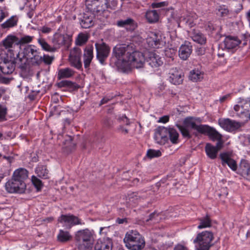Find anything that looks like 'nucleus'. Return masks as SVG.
I'll return each instance as SVG.
<instances>
[{"mask_svg":"<svg viewBox=\"0 0 250 250\" xmlns=\"http://www.w3.org/2000/svg\"><path fill=\"white\" fill-rule=\"evenodd\" d=\"M132 52L131 45H116L113 49L110 65L112 67H116L119 71L123 72L125 67L124 65L125 62L128 61V58Z\"/></svg>","mask_w":250,"mask_h":250,"instance_id":"nucleus-1","label":"nucleus"},{"mask_svg":"<svg viewBox=\"0 0 250 250\" xmlns=\"http://www.w3.org/2000/svg\"><path fill=\"white\" fill-rule=\"evenodd\" d=\"M75 240L79 250H92L94 243V234L88 229L77 231L75 234Z\"/></svg>","mask_w":250,"mask_h":250,"instance_id":"nucleus-2","label":"nucleus"},{"mask_svg":"<svg viewBox=\"0 0 250 250\" xmlns=\"http://www.w3.org/2000/svg\"><path fill=\"white\" fill-rule=\"evenodd\" d=\"M154 138L160 144H165L169 139L173 144L178 143L179 134L173 127L159 126L155 130Z\"/></svg>","mask_w":250,"mask_h":250,"instance_id":"nucleus-3","label":"nucleus"},{"mask_svg":"<svg viewBox=\"0 0 250 250\" xmlns=\"http://www.w3.org/2000/svg\"><path fill=\"white\" fill-rule=\"evenodd\" d=\"M213 238V233L210 231H205L199 233L194 239L196 250H209L212 246L211 242Z\"/></svg>","mask_w":250,"mask_h":250,"instance_id":"nucleus-4","label":"nucleus"},{"mask_svg":"<svg viewBox=\"0 0 250 250\" xmlns=\"http://www.w3.org/2000/svg\"><path fill=\"white\" fill-rule=\"evenodd\" d=\"M132 53L128 58V61L125 62L124 69L123 72H125L129 70L131 67L139 68L143 67L146 59L144 54L142 52L136 51L132 47Z\"/></svg>","mask_w":250,"mask_h":250,"instance_id":"nucleus-5","label":"nucleus"},{"mask_svg":"<svg viewBox=\"0 0 250 250\" xmlns=\"http://www.w3.org/2000/svg\"><path fill=\"white\" fill-rule=\"evenodd\" d=\"M5 58L7 61L14 62L22 71H25L27 68V59L23 57H21L19 52L12 49H8L6 52L1 53L0 58Z\"/></svg>","mask_w":250,"mask_h":250,"instance_id":"nucleus-6","label":"nucleus"},{"mask_svg":"<svg viewBox=\"0 0 250 250\" xmlns=\"http://www.w3.org/2000/svg\"><path fill=\"white\" fill-rule=\"evenodd\" d=\"M96 50V58L102 65L106 64L105 61L110 52V48L105 42H97L95 43Z\"/></svg>","mask_w":250,"mask_h":250,"instance_id":"nucleus-7","label":"nucleus"},{"mask_svg":"<svg viewBox=\"0 0 250 250\" xmlns=\"http://www.w3.org/2000/svg\"><path fill=\"white\" fill-rule=\"evenodd\" d=\"M58 221L65 229H70L73 226L84 224L78 217L70 214L62 215L58 218Z\"/></svg>","mask_w":250,"mask_h":250,"instance_id":"nucleus-8","label":"nucleus"},{"mask_svg":"<svg viewBox=\"0 0 250 250\" xmlns=\"http://www.w3.org/2000/svg\"><path fill=\"white\" fill-rule=\"evenodd\" d=\"M218 123L221 127L229 132L235 131L244 125L243 122H237L229 118L220 119L218 120Z\"/></svg>","mask_w":250,"mask_h":250,"instance_id":"nucleus-9","label":"nucleus"},{"mask_svg":"<svg viewBox=\"0 0 250 250\" xmlns=\"http://www.w3.org/2000/svg\"><path fill=\"white\" fill-rule=\"evenodd\" d=\"M5 187L7 192L9 193H22L25 191L26 185L25 183L15 181V178L13 177L11 181L6 183Z\"/></svg>","mask_w":250,"mask_h":250,"instance_id":"nucleus-10","label":"nucleus"},{"mask_svg":"<svg viewBox=\"0 0 250 250\" xmlns=\"http://www.w3.org/2000/svg\"><path fill=\"white\" fill-rule=\"evenodd\" d=\"M133 237L131 235L128 237V238H125L124 241L126 247L131 250H141L145 246V241L142 238L140 235H138L137 237L135 238L136 240H132Z\"/></svg>","mask_w":250,"mask_h":250,"instance_id":"nucleus-11","label":"nucleus"},{"mask_svg":"<svg viewBox=\"0 0 250 250\" xmlns=\"http://www.w3.org/2000/svg\"><path fill=\"white\" fill-rule=\"evenodd\" d=\"M232 156V154L229 152L221 153L219 155L222 166L228 165L232 170L235 171L237 169V164Z\"/></svg>","mask_w":250,"mask_h":250,"instance_id":"nucleus-12","label":"nucleus"},{"mask_svg":"<svg viewBox=\"0 0 250 250\" xmlns=\"http://www.w3.org/2000/svg\"><path fill=\"white\" fill-rule=\"evenodd\" d=\"M81 50L79 47H74L69 55V61L71 65L75 68L80 69L82 67V63L81 60Z\"/></svg>","mask_w":250,"mask_h":250,"instance_id":"nucleus-13","label":"nucleus"},{"mask_svg":"<svg viewBox=\"0 0 250 250\" xmlns=\"http://www.w3.org/2000/svg\"><path fill=\"white\" fill-rule=\"evenodd\" d=\"M116 25L121 28H124L127 31L133 32L138 26L137 23L131 18L118 20Z\"/></svg>","mask_w":250,"mask_h":250,"instance_id":"nucleus-14","label":"nucleus"},{"mask_svg":"<svg viewBox=\"0 0 250 250\" xmlns=\"http://www.w3.org/2000/svg\"><path fill=\"white\" fill-rule=\"evenodd\" d=\"M108 0H92L90 2L88 3L87 1L86 4L87 6H91L90 8L93 11H96L97 13L104 12L106 10L108 9L107 3Z\"/></svg>","mask_w":250,"mask_h":250,"instance_id":"nucleus-15","label":"nucleus"},{"mask_svg":"<svg viewBox=\"0 0 250 250\" xmlns=\"http://www.w3.org/2000/svg\"><path fill=\"white\" fill-rule=\"evenodd\" d=\"M71 41L70 37L68 35H62L56 33L53 36L52 39V42L54 47L59 48L63 45H68Z\"/></svg>","mask_w":250,"mask_h":250,"instance_id":"nucleus-16","label":"nucleus"},{"mask_svg":"<svg viewBox=\"0 0 250 250\" xmlns=\"http://www.w3.org/2000/svg\"><path fill=\"white\" fill-rule=\"evenodd\" d=\"M17 63L7 61L6 59L0 58V70L4 74H10L15 69Z\"/></svg>","mask_w":250,"mask_h":250,"instance_id":"nucleus-17","label":"nucleus"},{"mask_svg":"<svg viewBox=\"0 0 250 250\" xmlns=\"http://www.w3.org/2000/svg\"><path fill=\"white\" fill-rule=\"evenodd\" d=\"M112 241L108 237L98 239L95 245L94 250H112Z\"/></svg>","mask_w":250,"mask_h":250,"instance_id":"nucleus-18","label":"nucleus"},{"mask_svg":"<svg viewBox=\"0 0 250 250\" xmlns=\"http://www.w3.org/2000/svg\"><path fill=\"white\" fill-rule=\"evenodd\" d=\"M192 51L191 43L188 42H185V43L182 44L179 48V57L183 60H187L189 57Z\"/></svg>","mask_w":250,"mask_h":250,"instance_id":"nucleus-19","label":"nucleus"},{"mask_svg":"<svg viewBox=\"0 0 250 250\" xmlns=\"http://www.w3.org/2000/svg\"><path fill=\"white\" fill-rule=\"evenodd\" d=\"M93 46L92 45H87L83 53V62L85 68H88L93 58Z\"/></svg>","mask_w":250,"mask_h":250,"instance_id":"nucleus-20","label":"nucleus"},{"mask_svg":"<svg viewBox=\"0 0 250 250\" xmlns=\"http://www.w3.org/2000/svg\"><path fill=\"white\" fill-rule=\"evenodd\" d=\"M204 131L201 134H207L213 141L222 140V136L214 128L205 125Z\"/></svg>","mask_w":250,"mask_h":250,"instance_id":"nucleus-21","label":"nucleus"},{"mask_svg":"<svg viewBox=\"0 0 250 250\" xmlns=\"http://www.w3.org/2000/svg\"><path fill=\"white\" fill-rule=\"evenodd\" d=\"M146 61L152 67H157L163 63L162 58L153 52L149 53Z\"/></svg>","mask_w":250,"mask_h":250,"instance_id":"nucleus-22","label":"nucleus"},{"mask_svg":"<svg viewBox=\"0 0 250 250\" xmlns=\"http://www.w3.org/2000/svg\"><path fill=\"white\" fill-rule=\"evenodd\" d=\"M193 119V118L190 117L186 118L184 121V125L186 127L190 128L196 130L198 133H201V132L204 131L203 129L205 127V125H197Z\"/></svg>","mask_w":250,"mask_h":250,"instance_id":"nucleus-23","label":"nucleus"},{"mask_svg":"<svg viewBox=\"0 0 250 250\" xmlns=\"http://www.w3.org/2000/svg\"><path fill=\"white\" fill-rule=\"evenodd\" d=\"M169 80L174 84H180L183 81L182 72L176 68L172 69L169 73Z\"/></svg>","mask_w":250,"mask_h":250,"instance_id":"nucleus-24","label":"nucleus"},{"mask_svg":"<svg viewBox=\"0 0 250 250\" xmlns=\"http://www.w3.org/2000/svg\"><path fill=\"white\" fill-rule=\"evenodd\" d=\"M80 23L83 28H88L93 25V17L83 13L79 18Z\"/></svg>","mask_w":250,"mask_h":250,"instance_id":"nucleus-25","label":"nucleus"},{"mask_svg":"<svg viewBox=\"0 0 250 250\" xmlns=\"http://www.w3.org/2000/svg\"><path fill=\"white\" fill-rule=\"evenodd\" d=\"M224 43L226 48L231 49L238 46L241 41L236 37L229 36L226 37Z\"/></svg>","mask_w":250,"mask_h":250,"instance_id":"nucleus-26","label":"nucleus"},{"mask_svg":"<svg viewBox=\"0 0 250 250\" xmlns=\"http://www.w3.org/2000/svg\"><path fill=\"white\" fill-rule=\"evenodd\" d=\"M240 108L250 113V97L247 98L245 99L241 98H239L238 104L234 106V109L235 111H239Z\"/></svg>","mask_w":250,"mask_h":250,"instance_id":"nucleus-27","label":"nucleus"},{"mask_svg":"<svg viewBox=\"0 0 250 250\" xmlns=\"http://www.w3.org/2000/svg\"><path fill=\"white\" fill-rule=\"evenodd\" d=\"M28 173L26 169L21 168L15 171L13 177L15 178V181L24 183V181L28 177Z\"/></svg>","mask_w":250,"mask_h":250,"instance_id":"nucleus-28","label":"nucleus"},{"mask_svg":"<svg viewBox=\"0 0 250 250\" xmlns=\"http://www.w3.org/2000/svg\"><path fill=\"white\" fill-rule=\"evenodd\" d=\"M18 37L16 36L10 35L2 41V44L6 49H11L13 45H18Z\"/></svg>","mask_w":250,"mask_h":250,"instance_id":"nucleus-29","label":"nucleus"},{"mask_svg":"<svg viewBox=\"0 0 250 250\" xmlns=\"http://www.w3.org/2000/svg\"><path fill=\"white\" fill-rule=\"evenodd\" d=\"M207 155L211 159L216 158L218 152V149H217L214 146L209 143H207L205 147Z\"/></svg>","mask_w":250,"mask_h":250,"instance_id":"nucleus-30","label":"nucleus"},{"mask_svg":"<svg viewBox=\"0 0 250 250\" xmlns=\"http://www.w3.org/2000/svg\"><path fill=\"white\" fill-rule=\"evenodd\" d=\"M191 38L193 41L201 45L206 43V37L200 31L194 30L192 33Z\"/></svg>","mask_w":250,"mask_h":250,"instance_id":"nucleus-31","label":"nucleus"},{"mask_svg":"<svg viewBox=\"0 0 250 250\" xmlns=\"http://www.w3.org/2000/svg\"><path fill=\"white\" fill-rule=\"evenodd\" d=\"M36 173L38 176L47 179L48 178V170L46 166L39 165L36 169Z\"/></svg>","mask_w":250,"mask_h":250,"instance_id":"nucleus-32","label":"nucleus"},{"mask_svg":"<svg viewBox=\"0 0 250 250\" xmlns=\"http://www.w3.org/2000/svg\"><path fill=\"white\" fill-rule=\"evenodd\" d=\"M72 238L71 235L69 232L60 229L57 236L58 240L62 243H65L70 240Z\"/></svg>","mask_w":250,"mask_h":250,"instance_id":"nucleus-33","label":"nucleus"},{"mask_svg":"<svg viewBox=\"0 0 250 250\" xmlns=\"http://www.w3.org/2000/svg\"><path fill=\"white\" fill-rule=\"evenodd\" d=\"M146 17L150 23L155 22L159 19V15L156 10H150L146 12Z\"/></svg>","mask_w":250,"mask_h":250,"instance_id":"nucleus-34","label":"nucleus"},{"mask_svg":"<svg viewBox=\"0 0 250 250\" xmlns=\"http://www.w3.org/2000/svg\"><path fill=\"white\" fill-rule=\"evenodd\" d=\"M73 75V71L69 68H65L64 69H61L58 71V78L61 80L63 78H67L71 77Z\"/></svg>","mask_w":250,"mask_h":250,"instance_id":"nucleus-35","label":"nucleus"},{"mask_svg":"<svg viewBox=\"0 0 250 250\" xmlns=\"http://www.w3.org/2000/svg\"><path fill=\"white\" fill-rule=\"evenodd\" d=\"M38 42L41 46L42 49L46 51L54 52L56 50V48L54 46H51L43 38H39Z\"/></svg>","mask_w":250,"mask_h":250,"instance_id":"nucleus-36","label":"nucleus"},{"mask_svg":"<svg viewBox=\"0 0 250 250\" xmlns=\"http://www.w3.org/2000/svg\"><path fill=\"white\" fill-rule=\"evenodd\" d=\"M18 19L16 16H12L1 24L2 28H9L17 24Z\"/></svg>","mask_w":250,"mask_h":250,"instance_id":"nucleus-37","label":"nucleus"},{"mask_svg":"<svg viewBox=\"0 0 250 250\" xmlns=\"http://www.w3.org/2000/svg\"><path fill=\"white\" fill-rule=\"evenodd\" d=\"M200 225L198 226L199 229L209 227L211 226V219L208 215L199 219Z\"/></svg>","mask_w":250,"mask_h":250,"instance_id":"nucleus-38","label":"nucleus"},{"mask_svg":"<svg viewBox=\"0 0 250 250\" xmlns=\"http://www.w3.org/2000/svg\"><path fill=\"white\" fill-rule=\"evenodd\" d=\"M37 52H38V51L33 48V47L32 45H28L24 48L23 50V55L22 57H23L27 60L26 57L30 59L32 56L37 53Z\"/></svg>","mask_w":250,"mask_h":250,"instance_id":"nucleus-39","label":"nucleus"},{"mask_svg":"<svg viewBox=\"0 0 250 250\" xmlns=\"http://www.w3.org/2000/svg\"><path fill=\"white\" fill-rule=\"evenodd\" d=\"M58 85L60 87H67L71 88L72 90L76 89L79 88V86L77 84L67 80L60 82L58 83Z\"/></svg>","mask_w":250,"mask_h":250,"instance_id":"nucleus-40","label":"nucleus"},{"mask_svg":"<svg viewBox=\"0 0 250 250\" xmlns=\"http://www.w3.org/2000/svg\"><path fill=\"white\" fill-rule=\"evenodd\" d=\"M201 72L198 70H192L190 72L189 79L193 82H197L202 79Z\"/></svg>","mask_w":250,"mask_h":250,"instance_id":"nucleus-41","label":"nucleus"},{"mask_svg":"<svg viewBox=\"0 0 250 250\" xmlns=\"http://www.w3.org/2000/svg\"><path fill=\"white\" fill-rule=\"evenodd\" d=\"M88 36L83 33H80L78 35L76 40V44L79 46H82L85 44L88 40Z\"/></svg>","mask_w":250,"mask_h":250,"instance_id":"nucleus-42","label":"nucleus"},{"mask_svg":"<svg viewBox=\"0 0 250 250\" xmlns=\"http://www.w3.org/2000/svg\"><path fill=\"white\" fill-rule=\"evenodd\" d=\"M237 112L238 116L244 121L247 122L250 120V113L249 111L240 108V110Z\"/></svg>","mask_w":250,"mask_h":250,"instance_id":"nucleus-43","label":"nucleus"},{"mask_svg":"<svg viewBox=\"0 0 250 250\" xmlns=\"http://www.w3.org/2000/svg\"><path fill=\"white\" fill-rule=\"evenodd\" d=\"M160 37L155 34L153 37H151L149 39V42H151V45L154 47H159V45L161 44L162 41L160 39Z\"/></svg>","mask_w":250,"mask_h":250,"instance_id":"nucleus-44","label":"nucleus"},{"mask_svg":"<svg viewBox=\"0 0 250 250\" xmlns=\"http://www.w3.org/2000/svg\"><path fill=\"white\" fill-rule=\"evenodd\" d=\"M33 38V36L28 35H24L20 38H18V45L30 43L32 41Z\"/></svg>","mask_w":250,"mask_h":250,"instance_id":"nucleus-45","label":"nucleus"},{"mask_svg":"<svg viewBox=\"0 0 250 250\" xmlns=\"http://www.w3.org/2000/svg\"><path fill=\"white\" fill-rule=\"evenodd\" d=\"M31 181L37 191L41 190L43 187V184L40 179H38L35 176H32L31 178Z\"/></svg>","mask_w":250,"mask_h":250,"instance_id":"nucleus-46","label":"nucleus"},{"mask_svg":"<svg viewBox=\"0 0 250 250\" xmlns=\"http://www.w3.org/2000/svg\"><path fill=\"white\" fill-rule=\"evenodd\" d=\"M30 59L31 63L34 65H39L42 63V56L39 55L38 51Z\"/></svg>","mask_w":250,"mask_h":250,"instance_id":"nucleus-47","label":"nucleus"},{"mask_svg":"<svg viewBox=\"0 0 250 250\" xmlns=\"http://www.w3.org/2000/svg\"><path fill=\"white\" fill-rule=\"evenodd\" d=\"M7 107L4 105L0 104V123L6 121L7 120Z\"/></svg>","mask_w":250,"mask_h":250,"instance_id":"nucleus-48","label":"nucleus"},{"mask_svg":"<svg viewBox=\"0 0 250 250\" xmlns=\"http://www.w3.org/2000/svg\"><path fill=\"white\" fill-rule=\"evenodd\" d=\"M145 197L139 195V192H132L128 194V199L130 201L137 203L139 200L144 199Z\"/></svg>","mask_w":250,"mask_h":250,"instance_id":"nucleus-49","label":"nucleus"},{"mask_svg":"<svg viewBox=\"0 0 250 250\" xmlns=\"http://www.w3.org/2000/svg\"><path fill=\"white\" fill-rule=\"evenodd\" d=\"M161 152L159 150L150 149L147 150L146 155L149 158L158 157L161 156Z\"/></svg>","mask_w":250,"mask_h":250,"instance_id":"nucleus-50","label":"nucleus"},{"mask_svg":"<svg viewBox=\"0 0 250 250\" xmlns=\"http://www.w3.org/2000/svg\"><path fill=\"white\" fill-rule=\"evenodd\" d=\"M72 137L69 136L67 137V139H66L63 142L65 147L70 150H71V149L75 146V144L72 143Z\"/></svg>","mask_w":250,"mask_h":250,"instance_id":"nucleus-51","label":"nucleus"},{"mask_svg":"<svg viewBox=\"0 0 250 250\" xmlns=\"http://www.w3.org/2000/svg\"><path fill=\"white\" fill-rule=\"evenodd\" d=\"M176 126L180 130L182 135L184 137H187L188 138H190L191 137V135L189 133V131L185 127L179 125H176Z\"/></svg>","mask_w":250,"mask_h":250,"instance_id":"nucleus-52","label":"nucleus"},{"mask_svg":"<svg viewBox=\"0 0 250 250\" xmlns=\"http://www.w3.org/2000/svg\"><path fill=\"white\" fill-rule=\"evenodd\" d=\"M240 167L242 168H243L244 172L247 173V174L250 173V166L249 163H248L246 161H242L240 164Z\"/></svg>","mask_w":250,"mask_h":250,"instance_id":"nucleus-53","label":"nucleus"},{"mask_svg":"<svg viewBox=\"0 0 250 250\" xmlns=\"http://www.w3.org/2000/svg\"><path fill=\"white\" fill-rule=\"evenodd\" d=\"M54 57L53 56H50L48 55H44L42 57V62H43L45 64L49 65L51 64L53 61Z\"/></svg>","mask_w":250,"mask_h":250,"instance_id":"nucleus-54","label":"nucleus"},{"mask_svg":"<svg viewBox=\"0 0 250 250\" xmlns=\"http://www.w3.org/2000/svg\"><path fill=\"white\" fill-rule=\"evenodd\" d=\"M159 216V214L156 212H154L151 213L149 215V218L146 219V222H149V221H153L154 223L158 222V219L157 218Z\"/></svg>","mask_w":250,"mask_h":250,"instance_id":"nucleus-55","label":"nucleus"},{"mask_svg":"<svg viewBox=\"0 0 250 250\" xmlns=\"http://www.w3.org/2000/svg\"><path fill=\"white\" fill-rule=\"evenodd\" d=\"M117 120L120 122H124L126 125H130L129 119L125 115H123L122 116H119L117 118Z\"/></svg>","mask_w":250,"mask_h":250,"instance_id":"nucleus-56","label":"nucleus"},{"mask_svg":"<svg viewBox=\"0 0 250 250\" xmlns=\"http://www.w3.org/2000/svg\"><path fill=\"white\" fill-rule=\"evenodd\" d=\"M103 123L106 126L111 127L113 125V121L109 118L105 117L103 120Z\"/></svg>","mask_w":250,"mask_h":250,"instance_id":"nucleus-57","label":"nucleus"},{"mask_svg":"<svg viewBox=\"0 0 250 250\" xmlns=\"http://www.w3.org/2000/svg\"><path fill=\"white\" fill-rule=\"evenodd\" d=\"M109 1V0H108V3L107 4L108 9L112 10L115 9L117 6V1L116 0H112L110 2Z\"/></svg>","mask_w":250,"mask_h":250,"instance_id":"nucleus-58","label":"nucleus"},{"mask_svg":"<svg viewBox=\"0 0 250 250\" xmlns=\"http://www.w3.org/2000/svg\"><path fill=\"white\" fill-rule=\"evenodd\" d=\"M167 3L166 1L160 2H154L152 3L151 6L153 8L162 7L167 6Z\"/></svg>","mask_w":250,"mask_h":250,"instance_id":"nucleus-59","label":"nucleus"},{"mask_svg":"<svg viewBox=\"0 0 250 250\" xmlns=\"http://www.w3.org/2000/svg\"><path fill=\"white\" fill-rule=\"evenodd\" d=\"M13 78H9L0 75V83L4 84H8Z\"/></svg>","mask_w":250,"mask_h":250,"instance_id":"nucleus-60","label":"nucleus"},{"mask_svg":"<svg viewBox=\"0 0 250 250\" xmlns=\"http://www.w3.org/2000/svg\"><path fill=\"white\" fill-rule=\"evenodd\" d=\"M138 235H140V234L138 233H137L136 231H131V232H127L126 234L125 237V238H128V237H130L131 235H132L133 237V238L132 239L134 241V240H136V239H135V238L137 237V236Z\"/></svg>","mask_w":250,"mask_h":250,"instance_id":"nucleus-61","label":"nucleus"},{"mask_svg":"<svg viewBox=\"0 0 250 250\" xmlns=\"http://www.w3.org/2000/svg\"><path fill=\"white\" fill-rule=\"evenodd\" d=\"M117 131L121 132L125 134H126L128 133V130L126 128H125L122 125H119V126L117 128Z\"/></svg>","mask_w":250,"mask_h":250,"instance_id":"nucleus-62","label":"nucleus"},{"mask_svg":"<svg viewBox=\"0 0 250 250\" xmlns=\"http://www.w3.org/2000/svg\"><path fill=\"white\" fill-rule=\"evenodd\" d=\"M174 250H188V249L182 245L178 244L175 246Z\"/></svg>","mask_w":250,"mask_h":250,"instance_id":"nucleus-63","label":"nucleus"},{"mask_svg":"<svg viewBox=\"0 0 250 250\" xmlns=\"http://www.w3.org/2000/svg\"><path fill=\"white\" fill-rule=\"evenodd\" d=\"M169 121V116H164L161 117L158 122L160 123H166Z\"/></svg>","mask_w":250,"mask_h":250,"instance_id":"nucleus-64","label":"nucleus"}]
</instances>
